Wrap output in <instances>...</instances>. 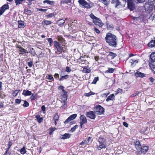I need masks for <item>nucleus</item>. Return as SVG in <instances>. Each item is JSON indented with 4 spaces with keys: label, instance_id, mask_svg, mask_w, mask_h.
I'll return each instance as SVG.
<instances>
[{
    "label": "nucleus",
    "instance_id": "1",
    "mask_svg": "<svg viewBox=\"0 0 155 155\" xmlns=\"http://www.w3.org/2000/svg\"><path fill=\"white\" fill-rule=\"evenodd\" d=\"M105 39L106 42L109 45L114 48L117 47V38L114 35L110 33H107Z\"/></svg>",
    "mask_w": 155,
    "mask_h": 155
},
{
    "label": "nucleus",
    "instance_id": "2",
    "mask_svg": "<svg viewBox=\"0 0 155 155\" xmlns=\"http://www.w3.org/2000/svg\"><path fill=\"white\" fill-rule=\"evenodd\" d=\"M94 112L97 114L101 115L104 113V108L100 105H98L94 108Z\"/></svg>",
    "mask_w": 155,
    "mask_h": 155
},
{
    "label": "nucleus",
    "instance_id": "42",
    "mask_svg": "<svg viewBox=\"0 0 155 155\" xmlns=\"http://www.w3.org/2000/svg\"><path fill=\"white\" fill-rule=\"evenodd\" d=\"M68 77L69 76L68 75H66L64 76H61V78L59 79V80L60 81H62L63 79H67L68 78Z\"/></svg>",
    "mask_w": 155,
    "mask_h": 155
},
{
    "label": "nucleus",
    "instance_id": "34",
    "mask_svg": "<svg viewBox=\"0 0 155 155\" xmlns=\"http://www.w3.org/2000/svg\"><path fill=\"white\" fill-rule=\"evenodd\" d=\"M77 115L76 114H74L71 115L69 117V119H70V120H72L75 119L77 117Z\"/></svg>",
    "mask_w": 155,
    "mask_h": 155
},
{
    "label": "nucleus",
    "instance_id": "29",
    "mask_svg": "<svg viewBox=\"0 0 155 155\" xmlns=\"http://www.w3.org/2000/svg\"><path fill=\"white\" fill-rule=\"evenodd\" d=\"M59 118V116L58 115V113L55 114L53 117V120L58 121Z\"/></svg>",
    "mask_w": 155,
    "mask_h": 155
},
{
    "label": "nucleus",
    "instance_id": "55",
    "mask_svg": "<svg viewBox=\"0 0 155 155\" xmlns=\"http://www.w3.org/2000/svg\"><path fill=\"white\" fill-rule=\"evenodd\" d=\"M9 149H6V151L5 153V154L6 155H10L11 153L9 151Z\"/></svg>",
    "mask_w": 155,
    "mask_h": 155
},
{
    "label": "nucleus",
    "instance_id": "58",
    "mask_svg": "<svg viewBox=\"0 0 155 155\" xmlns=\"http://www.w3.org/2000/svg\"><path fill=\"white\" fill-rule=\"evenodd\" d=\"M33 64V62L32 61H31L28 63V65L30 67H31L32 66Z\"/></svg>",
    "mask_w": 155,
    "mask_h": 155
},
{
    "label": "nucleus",
    "instance_id": "11",
    "mask_svg": "<svg viewBox=\"0 0 155 155\" xmlns=\"http://www.w3.org/2000/svg\"><path fill=\"white\" fill-rule=\"evenodd\" d=\"M9 7L8 4H5L0 8V15H1L6 9H8Z\"/></svg>",
    "mask_w": 155,
    "mask_h": 155
},
{
    "label": "nucleus",
    "instance_id": "31",
    "mask_svg": "<svg viewBox=\"0 0 155 155\" xmlns=\"http://www.w3.org/2000/svg\"><path fill=\"white\" fill-rule=\"evenodd\" d=\"M51 21L44 20L42 22V23L45 24L46 25H49L51 24Z\"/></svg>",
    "mask_w": 155,
    "mask_h": 155
},
{
    "label": "nucleus",
    "instance_id": "22",
    "mask_svg": "<svg viewBox=\"0 0 155 155\" xmlns=\"http://www.w3.org/2000/svg\"><path fill=\"white\" fill-rule=\"evenodd\" d=\"M56 39L58 40V41L60 43H63L64 41V39L61 35L58 36Z\"/></svg>",
    "mask_w": 155,
    "mask_h": 155
},
{
    "label": "nucleus",
    "instance_id": "28",
    "mask_svg": "<svg viewBox=\"0 0 155 155\" xmlns=\"http://www.w3.org/2000/svg\"><path fill=\"white\" fill-rule=\"evenodd\" d=\"M103 2L105 5H107L110 2V0H99Z\"/></svg>",
    "mask_w": 155,
    "mask_h": 155
},
{
    "label": "nucleus",
    "instance_id": "7",
    "mask_svg": "<svg viewBox=\"0 0 155 155\" xmlns=\"http://www.w3.org/2000/svg\"><path fill=\"white\" fill-rule=\"evenodd\" d=\"M144 8L146 12L149 13L152 11L153 6L149 5L147 3H145Z\"/></svg>",
    "mask_w": 155,
    "mask_h": 155
},
{
    "label": "nucleus",
    "instance_id": "56",
    "mask_svg": "<svg viewBox=\"0 0 155 155\" xmlns=\"http://www.w3.org/2000/svg\"><path fill=\"white\" fill-rule=\"evenodd\" d=\"M19 51L21 52V54H24L25 51V49L24 48H21V50H19Z\"/></svg>",
    "mask_w": 155,
    "mask_h": 155
},
{
    "label": "nucleus",
    "instance_id": "18",
    "mask_svg": "<svg viewBox=\"0 0 155 155\" xmlns=\"http://www.w3.org/2000/svg\"><path fill=\"white\" fill-rule=\"evenodd\" d=\"M120 0H112L111 3L115 5V7L117 8V6L119 5L120 3Z\"/></svg>",
    "mask_w": 155,
    "mask_h": 155
},
{
    "label": "nucleus",
    "instance_id": "43",
    "mask_svg": "<svg viewBox=\"0 0 155 155\" xmlns=\"http://www.w3.org/2000/svg\"><path fill=\"white\" fill-rule=\"evenodd\" d=\"M24 103L23 104L24 107H27L29 106V104L26 101H24Z\"/></svg>",
    "mask_w": 155,
    "mask_h": 155
},
{
    "label": "nucleus",
    "instance_id": "25",
    "mask_svg": "<svg viewBox=\"0 0 155 155\" xmlns=\"http://www.w3.org/2000/svg\"><path fill=\"white\" fill-rule=\"evenodd\" d=\"M35 117L37 118V120L39 123H41L43 120V118L41 117L39 115H36Z\"/></svg>",
    "mask_w": 155,
    "mask_h": 155
},
{
    "label": "nucleus",
    "instance_id": "8",
    "mask_svg": "<svg viewBox=\"0 0 155 155\" xmlns=\"http://www.w3.org/2000/svg\"><path fill=\"white\" fill-rule=\"evenodd\" d=\"M127 7L130 11H132L135 8V5L132 0H127Z\"/></svg>",
    "mask_w": 155,
    "mask_h": 155
},
{
    "label": "nucleus",
    "instance_id": "37",
    "mask_svg": "<svg viewBox=\"0 0 155 155\" xmlns=\"http://www.w3.org/2000/svg\"><path fill=\"white\" fill-rule=\"evenodd\" d=\"M20 91V90H16L14 91L12 93V94L14 97L16 96L18 94L19 91Z\"/></svg>",
    "mask_w": 155,
    "mask_h": 155
},
{
    "label": "nucleus",
    "instance_id": "9",
    "mask_svg": "<svg viewBox=\"0 0 155 155\" xmlns=\"http://www.w3.org/2000/svg\"><path fill=\"white\" fill-rule=\"evenodd\" d=\"M99 139L101 140V141H98L100 145L99 146H97V148L98 150H101V149L105 148L106 147L104 143V141H103L104 140V139L101 138L100 137Z\"/></svg>",
    "mask_w": 155,
    "mask_h": 155
},
{
    "label": "nucleus",
    "instance_id": "62",
    "mask_svg": "<svg viewBox=\"0 0 155 155\" xmlns=\"http://www.w3.org/2000/svg\"><path fill=\"white\" fill-rule=\"evenodd\" d=\"M66 71L67 72H69L71 71V70L69 67H67L66 68Z\"/></svg>",
    "mask_w": 155,
    "mask_h": 155
},
{
    "label": "nucleus",
    "instance_id": "10",
    "mask_svg": "<svg viewBox=\"0 0 155 155\" xmlns=\"http://www.w3.org/2000/svg\"><path fill=\"white\" fill-rule=\"evenodd\" d=\"M93 111H90L89 112H86V115L87 117L92 119H94L96 117Z\"/></svg>",
    "mask_w": 155,
    "mask_h": 155
},
{
    "label": "nucleus",
    "instance_id": "61",
    "mask_svg": "<svg viewBox=\"0 0 155 155\" xmlns=\"http://www.w3.org/2000/svg\"><path fill=\"white\" fill-rule=\"evenodd\" d=\"M15 2L16 4L17 5L18 4H20L21 3V0H15Z\"/></svg>",
    "mask_w": 155,
    "mask_h": 155
},
{
    "label": "nucleus",
    "instance_id": "39",
    "mask_svg": "<svg viewBox=\"0 0 155 155\" xmlns=\"http://www.w3.org/2000/svg\"><path fill=\"white\" fill-rule=\"evenodd\" d=\"M46 78V79L51 80V81H54V80L53 77L51 75H48V76H47Z\"/></svg>",
    "mask_w": 155,
    "mask_h": 155
},
{
    "label": "nucleus",
    "instance_id": "32",
    "mask_svg": "<svg viewBox=\"0 0 155 155\" xmlns=\"http://www.w3.org/2000/svg\"><path fill=\"white\" fill-rule=\"evenodd\" d=\"M90 17L93 19V22H94V20H99V18L94 16L93 14L91 13L90 15Z\"/></svg>",
    "mask_w": 155,
    "mask_h": 155
},
{
    "label": "nucleus",
    "instance_id": "59",
    "mask_svg": "<svg viewBox=\"0 0 155 155\" xmlns=\"http://www.w3.org/2000/svg\"><path fill=\"white\" fill-rule=\"evenodd\" d=\"M64 87L62 86H60L58 87V89H61L62 90V91H64Z\"/></svg>",
    "mask_w": 155,
    "mask_h": 155
},
{
    "label": "nucleus",
    "instance_id": "41",
    "mask_svg": "<svg viewBox=\"0 0 155 155\" xmlns=\"http://www.w3.org/2000/svg\"><path fill=\"white\" fill-rule=\"evenodd\" d=\"M71 2V0H62L61 2V4Z\"/></svg>",
    "mask_w": 155,
    "mask_h": 155
},
{
    "label": "nucleus",
    "instance_id": "46",
    "mask_svg": "<svg viewBox=\"0 0 155 155\" xmlns=\"http://www.w3.org/2000/svg\"><path fill=\"white\" fill-rule=\"evenodd\" d=\"M48 42L50 46H52V43L53 42V40L52 38H50L48 39Z\"/></svg>",
    "mask_w": 155,
    "mask_h": 155
},
{
    "label": "nucleus",
    "instance_id": "51",
    "mask_svg": "<svg viewBox=\"0 0 155 155\" xmlns=\"http://www.w3.org/2000/svg\"><path fill=\"white\" fill-rule=\"evenodd\" d=\"M85 144H87V140H84L83 141L79 143V145H84Z\"/></svg>",
    "mask_w": 155,
    "mask_h": 155
},
{
    "label": "nucleus",
    "instance_id": "21",
    "mask_svg": "<svg viewBox=\"0 0 155 155\" xmlns=\"http://www.w3.org/2000/svg\"><path fill=\"white\" fill-rule=\"evenodd\" d=\"M148 45L149 47L151 48L155 47V40H151L150 42L148 43Z\"/></svg>",
    "mask_w": 155,
    "mask_h": 155
},
{
    "label": "nucleus",
    "instance_id": "6",
    "mask_svg": "<svg viewBox=\"0 0 155 155\" xmlns=\"http://www.w3.org/2000/svg\"><path fill=\"white\" fill-rule=\"evenodd\" d=\"M87 120L86 117L84 115H81L80 117V126L82 128L83 124L86 123Z\"/></svg>",
    "mask_w": 155,
    "mask_h": 155
},
{
    "label": "nucleus",
    "instance_id": "45",
    "mask_svg": "<svg viewBox=\"0 0 155 155\" xmlns=\"http://www.w3.org/2000/svg\"><path fill=\"white\" fill-rule=\"evenodd\" d=\"M94 94H95L94 93L91 91L88 93H85V95L87 97H89L90 96H91L92 95H94Z\"/></svg>",
    "mask_w": 155,
    "mask_h": 155
},
{
    "label": "nucleus",
    "instance_id": "60",
    "mask_svg": "<svg viewBox=\"0 0 155 155\" xmlns=\"http://www.w3.org/2000/svg\"><path fill=\"white\" fill-rule=\"evenodd\" d=\"M63 95L64 97V98H66L67 97V92L65 90H64V91H63Z\"/></svg>",
    "mask_w": 155,
    "mask_h": 155
},
{
    "label": "nucleus",
    "instance_id": "16",
    "mask_svg": "<svg viewBox=\"0 0 155 155\" xmlns=\"http://www.w3.org/2000/svg\"><path fill=\"white\" fill-rule=\"evenodd\" d=\"M135 147L137 150H140L141 145L138 140H136L135 142Z\"/></svg>",
    "mask_w": 155,
    "mask_h": 155
},
{
    "label": "nucleus",
    "instance_id": "14",
    "mask_svg": "<svg viewBox=\"0 0 155 155\" xmlns=\"http://www.w3.org/2000/svg\"><path fill=\"white\" fill-rule=\"evenodd\" d=\"M93 22L96 25H98L99 27H101L104 25L103 23L102 22L99 18V20H94Z\"/></svg>",
    "mask_w": 155,
    "mask_h": 155
},
{
    "label": "nucleus",
    "instance_id": "4",
    "mask_svg": "<svg viewBox=\"0 0 155 155\" xmlns=\"http://www.w3.org/2000/svg\"><path fill=\"white\" fill-rule=\"evenodd\" d=\"M54 47L57 49V51L60 53H62L63 51V47L61 46V44L58 41H54Z\"/></svg>",
    "mask_w": 155,
    "mask_h": 155
},
{
    "label": "nucleus",
    "instance_id": "30",
    "mask_svg": "<svg viewBox=\"0 0 155 155\" xmlns=\"http://www.w3.org/2000/svg\"><path fill=\"white\" fill-rule=\"evenodd\" d=\"M117 56V55L116 54L114 53L113 52H110L109 53V54L107 56H111V59H112L114 58V57H115Z\"/></svg>",
    "mask_w": 155,
    "mask_h": 155
},
{
    "label": "nucleus",
    "instance_id": "47",
    "mask_svg": "<svg viewBox=\"0 0 155 155\" xmlns=\"http://www.w3.org/2000/svg\"><path fill=\"white\" fill-rule=\"evenodd\" d=\"M78 127V125H75V126H74L73 127H72L71 128V131L72 132H74V131L75 129L77 128Z\"/></svg>",
    "mask_w": 155,
    "mask_h": 155
},
{
    "label": "nucleus",
    "instance_id": "17",
    "mask_svg": "<svg viewBox=\"0 0 155 155\" xmlns=\"http://www.w3.org/2000/svg\"><path fill=\"white\" fill-rule=\"evenodd\" d=\"M18 27L19 28H24L25 26V25L23 21L21 20L18 21Z\"/></svg>",
    "mask_w": 155,
    "mask_h": 155
},
{
    "label": "nucleus",
    "instance_id": "49",
    "mask_svg": "<svg viewBox=\"0 0 155 155\" xmlns=\"http://www.w3.org/2000/svg\"><path fill=\"white\" fill-rule=\"evenodd\" d=\"M50 131L49 132V134L50 135H51L52 134L53 132L55 130L56 128L55 127H53L51 128H50Z\"/></svg>",
    "mask_w": 155,
    "mask_h": 155
},
{
    "label": "nucleus",
    "instance_id": "64",
    "mask_svg": "<svg viewBox=\"0 0 155 155\" xmlns=\"http://www.w3.org/2000/svg\"><path fill=\"white\" fill-rule=\"evenodd\" d=\"M94 31H95L98 34H99L100 33V31L97 29V28H94Z\"/></svg>",
    "mask_w": 155,
    "mask_h": 155
},
{
    "label": "nucleus",
    "instance_id": "13",
    "mask_svg": "<svg viewBox=\"0 0 155 155\" xmlns=\"http://www.w3.org/2000/svg\"><path fill=\"white\" fill-rule=\"evenodd\" d=\"M141 149L140 150H138L139 152H141L144 154H145L147 151L148 150V147L147 146H143L140 147V148Z\"/></svg>",
    "mask_w": 155,
    "mask_h": 155
},
{
    "label": "nucleus",
    "instance_id": "50",
    "mask_svg": "<svg viewBox=\"0 0 155 155\" xmlns=\"http://www.w3.org/2000/svg\"><path fill=\"white\" fill-rule=\"evenodd\" d=\"M154 16H155V14H152L151 15H150L149 17V19L150 20L153 21V17Z\"/></svg>",
    "mask_w": 155,
    "mask_h": 155
},
{
    "label": "nucleus",
    "instance_id": "44",
    "mask_svg": "<svg viewBox=\"0 0 155 155\" xmlns=\"http://www.w3.org/2000/svg\"><path fill=\"white\" fill-rule=\"evenodd\" d=\"M99 78L98 77H95L94 78L93 81L92 82L91 84H95L97 82Z\"/></svg>",
    "mask_w": 155,
    "mask_h": 155
},
{
    "label": "nucleus",
    "instance_id": "54",
    "mask_svg": "<svg viewBox=\"0 0 155 155\" xmlns=\"http://www.w3.org/2000/svg\"><path fill=\"white\" fill-rule=\"evenodd\" d=\"M123 91L122 89L119 88L118 89L117 92L115 93V94L117 95V94L121 93Z\"/></svg>",
    "mask_w": 155,
    "mask_h": 155
},
{
    "label": "nucleus",
    "instance_id": "5",
    "mask_svg": "<svg viewBox=\"0 0 155 155\" xmlns=\"http://www.w3.org/2000/svg\"><path fill=\"white\" fill-rule=\"evenodd\" d=\"M134 55L131 53L129 54V58L126 60V62L128 61L131 64V67H133L138 62V60H137L135 58H133L129 59V58L133 56Z\"/></svg>",
    "mask_w": 155,
    "mask_h": 155
},
{
    "label": "nucleus",
    "instance_id": "19",
    "mask_svg": "<svg viewBox=\"0 0 155 155\" xmlns=\"http://www.w3.org/2000/svg\"><path fill=\"white\" fill-rule=\"evenodd\" d=\"M65 22V20L64 19H61L58 20L57 22V24L60 27H62L63 26Z\"/></svg>",
    "mask_w": 155,
    "mask_h": 155
},
{
    "label": "nucleus",
    "instance_id": "40",
    "mask_svg": "<svg viewBox=\"0 0 155 155\" xmlns=\"http://www.w3.org/2000/svg\"><path fill=\"white\" fill-rule=\"evenodd\" d=\"M114 69L113 68H108V70L106 71V73H112L114 72Z\"/></svg>",
    "mask_w": 155,
    "mask_h": 155
},
{
    "label": "nucleus",
    "instance_id": "26",
    "mask_svg": "<svg viewBox=\"0 0 155 155\" xmlns=\"http://www.w3.org/2000/svg\"><path fill=\"white\" fill-rule=\"evenodd\" d=\"M155 2V1L154 0H148V1L145 3H147L149 5H152V6H153Z\"/></svg>",
    "mask_w": 155,
    "mask_h": 155
},
{
    "label": "nucleus",
    "instance_id": "63",
    "mask_svg": "<svg viewBox=\"0 0 155 155\" xmlns=\"http://www.w3.org/2000/svg\"><path fill=\"white\" fill-rule=\"evenodd\" d=\"M70 121V119H69V117H68L64 122V123L65 124H67L68 122H69Z\"/></svg>",
    "mask_w": 155,
    "mask_h": 155
},
{
    "label": "nucleus",
    "instance_id": "52",
    "mask_svg": "<svg viewBox=\"0 0 155 155\" xmlns=\"http://www.w3.org/2000/svg\"><path fill=\"white\" fill-rule=\"evenodd\" d=\"M83 71L85 73H87L90 72V71L87 68H83Z\"/></svg>",
    "mask_w": 155,
    "mask_h": 155
},
{
    "label": "nucleus",
    "instance_id": "20",
    "mask_svg": "<svg viewBox=\"0 0 155 155\" xmlns=\"http://www.w3.org/2000/svg\"><path fill=\"white\" fill-rule=\"evenodd\" d=\"M22 94L24 95L25 96H30L31 94V91L28 90H24L23 91Z\"/></svg>",
    "mask_w": 155,
    "mask_h": 155
},
{
    "label": "nucleus",
    "instance_id": "33",
    "mask_svg": "<svg viewBox=\"0 0 155 155\" xmlns=\"http://www.w3.org/2000/svg\"><path fill=\"white\" fill-rule=\"evenodd\" d=\"M149 66L153 73L155 74V65L153 64H150Z\"/></svg>",
    "mask_w": 155,
    "mask_h": 155
},
{
    "label": "nucleus",
    "instance_id": "15",
    "mask_svg": "<svg viewBox=\"0 0 155 155\" xmlns=\"http://www.w3.org/2000/svg\"><path fill=\"white\" fill-rule=\"evenodd\" d=\"M135 74L137 78H143V77H145L146 75V74L142 73L138 71H137L136 73H135Z\"/></svg>",
    "mask_w": 155,
    "mask_h": 155
},
{
    "label": "nucleus",
    "instance_id": "38",
    "mask_svg": "<svg viewBox=\"0 0 155 155\" xmlns=\"http://www.w3.org/2000/svg\"><path fill=\"white\" fill-rule=\"evenodd\" d=\"M24 13L28 15H30L31 14V12L29 10H28L27 9H25L24 10Z\"/></svg>",
    "mask_w": 155,
    "mask_h": 155
},
{
    "label": "nucleus",
    "instance_id": "35",
    "mask_svg": "<svg viewBox=\"0 0 155 155\" xmlns=\"http://www.w3.org/2000/svg\"><path fill=\"white\" fill-rule=\"evenodd\" d=\"M20 153L22 154H24L26 153V150L25 147H24L20 150Z\"/></svg>",
    "mask_w": 155,
    "mask_h": 155
},
{
    "label": "nucleus",
    "instance_id": "53",
    "mask_svg": "<svg viewBox=\"0 0 155 155\" xmlns=\"http://www.w3.org/2000/svg\"><path fill=\"white\" fill-rule=\"evenodd\" d=\"M91 137H89L88 138L87 140V144H89L91 143L92 140L91 141Z\"/></svg>",
    "mask_w": 155,
    "mask_h": 155
},
{
    "label": "nucleus",
    "instance_id": "3",
    "mask_svg": "<svg viewBox=\"0 0 155 155\" xmlns=\"http://www.w3.org/2000/svg\"><path fill=\"white\" fill-rule=\"evenodd\" d=\"M78 2L80 4L87 8H91L93 6L92 3H88L84 0H79Z\"/></svg>",
    "mask_w": 155,
    "mask_h": 155
},
{
    "label": "nucleus",
    "instance_id": "12",
    "mask_svg": "<svg viewBox=\"0 0 155 155\" xmlns=\"http://www.w3.org/2000/svg\"><path fill=\"white\" fill-rule=\"evenodd\" d=\"M149 62V64H153L155 62V53H152L150 55Z\"/></svg>",
    "mask_w": 155,
    "mask_h": 155
},
{
    "label": "nucleus",
    "instance_id": "23",
    "mask_svg": "<svg viewBox=\"0 0 155 155\" xmlns=\"http://www.w3.org/2000/svg\"><path fill=\"white\" fill-rule=\"evenodd\" d=\"M71 135L69 134H65L63 135L61 138V139H65L67 138H69L70 137Z\"/></svg>",
    "mask_w": 155,
    "mask_h": 155
},
{
    "label": "nucleus",
    "instance_id": "57",
    "mask_svg": "<svg viewBox=\"0 0 155 155\" xmlns=\"http://www.w3.org/2000/svg\"><path fill=\"white\" fill-rule=\"evenodd\" d=\"M21 100L20 99H17L15 100V102L16 104H19L21 103Z\"/></svg>",
    "mask_w": 155,
    "mask_h": 155
},
{
    "label": "nucleus",
    "instance_id": "27",
    "mask_svg": "<svg viewBox=\"0 0 155 155\" xmlns=\"http://www.w3.org/2000/svg\"><path fill=\"white\" fill-rule=\"evenodd\" d=\"M114 97V94H112L108 96L106 99L107 101H109L112 100L113 99Z\"/></svg>",
    "mask_w": 155,
    "mask_h": 155
},
{
    "label": "nucleus",
    "instance_id": "48",
    "mask_svg": "<svg viewBox=\"0 0 155 155\" xmlns=\"http://www.w3.org/2000/svg\"><path fill=\"white\" fill-rule=\"evenodd\" d=\"M134 1L137 3H142L144 2L145 0H134Z\"/></svg>",
    "mask_w": 155,
    "mask_h": 155
},
{
    "label": "nucleus",
    "instance_id": "36",
    "mask_svg": "<svg viewBox=\"0 0 155 155\" xmlns=\"http://www.w3.org/2000/svg\"><path fill=\"white\" fill-rule=\"evenodd\" d=\"M37 97V94H32L31 96L30 97V98L31 100H33L35 99Z\"/></svg>",
    "mask_w": 155,
    "mask_h": 155
},
{
    "label": "nucleus",
    "instance_id": "24",
    "mask_svg": "<svg viewBox=\"0 0 155 155\" xmlns=\"http://www.w3.org/2000/svg\"><path fill=\"white\" fill-rule=\"evenodd\" d=\"M43 2L44 4L47 3V4L51 5H53L54 4V1H51L48 0H45L43 1Z\"/></svg>",
    "mask_w": 155,
    "mask_h": 155
}]
</instances>
